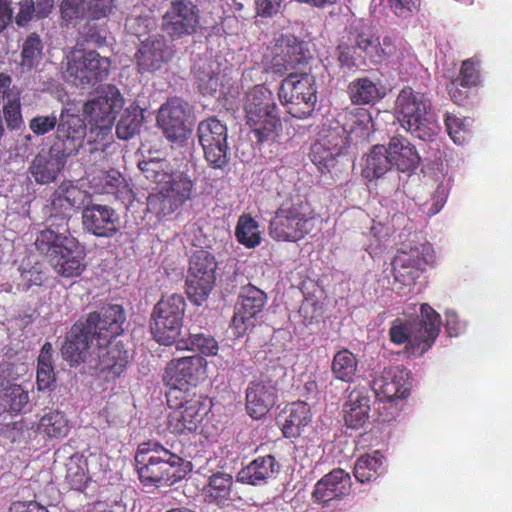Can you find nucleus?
<instances>
[{
  "instance_id": "nucleus-39",
  "label": "nucleus",
  "mask_w": 512,
  "mask_h": 512,
  "mask_svg": "<svg viewBox=\"0 0 512 512\" xmlns=\"http://www.w3.org/2000/svg\"><path fill=\"white\" fill-rule=\"evenodd\" d=\"M237 241L248 249H253L262 242V231L259 223L249 214L238 218L235 227Z\"/></svg>"
},
{
  "instance_id": "nucleus-34",
  "label": "nucleus",
  "mask_w": 512,
  "mask_h": 512,
  "mask_svg": "<svg viewBox=\"0 0 512 512\" xmlns=\"http://www.w3.org/2000/svg\"><path fill=\"white\" fill-rule=\"evenodd\" d=\"M386 469V459L379 450L361 455L354 464L357 481L366 483L377 479Z\"/></svg>"
},
{
  "instance_id": "nucleus-38",
  "label": "nucleus",
  "mask_w": 512,
  "mask_h": 512,
  "mask_svg": "<svg viewBox=\"0 0 512 512\" xmlns=\"http://www.w3.org/2000/svg\"><path fill=\"white\" fill-rule=\"evenodd\" d=\"M311 421L310 408L305 402L293 403L289 408V415L283 423L282 431L285 437L302 435Z\"/></svg>"
},
{
  "instance_id": "nucleus-58",
  "label": "nucleus",
  "mask_w": 512,
  "mask_h": 512,
  "mask_svg": "<svg viewBox=\"0 0 512 512\" xmlns=\"http://www.w3.org/2000/svg\"><path fill=\"white\" fill-rule=\"evenodd\" d=\"M447 198L448 188L443 183H440L432 196V206L429 213L432 215L439 213L444 207Z\"/></svg>"
},
{
  "instance_id": "nucleus-49",
  "label": "nucleus",
  "mask_w": 512,
  "mask_h": 512,
  "mask_svg": "<svg viewBox=\"0 0 512 512\" xmlns=\"http://www.w3.org/2000/svg\"><path fill=\"white\" fill-rule=\"evenodd\" d=\"M66 480L74 490H82L87 483L86 463L80 457H71L67 463Z\"/></svg>"
},
{
  "instance_id": "nucleus-43",
  "label": "nucleus",
  "mask_w": 512,
  "mask_h": 512,
  "mask_svg": "<svg viewBox=\"0 0 512 512\" xmlns=\"http://www.w3.org/2000/svg\"><path fill=\"white\" fill-rule=\"evenodd\" d=\"M347 123L343 126L346 134L355 135L356 138L366 139L373 129L372 117L366 109L355 108L347 114Z\"/></svg>"
},
{
  "instance_id": "nucleus-31",
  "label": "nucleus",
  "mask_w": 512,
  "mask_h": 512,
  "mask_svg": "<svg viewBox=\"0 0 512 512\" xmlns=\"http://www.w3.org/2000/svg\"><path fill=\"white\" fill-rule=\"evenodd\" d=\"M355 45L374 63H381L396 52V46L391 38L385 37L380 42L372 29L368 27L358 32Z\"/></svg>"
},
{
  "instance_id": "nucleus-26",
  "label": "nucleus",
  "mask_w": 512,
  "mask_h": 512,
  "mask_svg": "<svg viewBox=\"0 0 512 512\" xmlns=\"http://www.w3.org/2000/svg\"><path fill=\"white\" fill-rule=\"evenodd\" d=\"M84 230L97 237H111L120 229V217L107 205L88 204L82 211Z\"/></svg>"
},
{
  "instance_id": "nucleus-24",
  "label": "nucleus",
  "mask_w": 512,
  "mask_h": 512,
  "mask_svg": "<svg viewBox=\"0 0 512 512\" xmlns=\"http://www.w3.org/2000/svg\"><path fill=\"white\" fill-rule=\"evenodd\" d=\"M92 196L86 190L72 182H63L51 196V216L68 219L80 208L90 204Z\"/></svg>"
},
{
  "instance_id": "nucleus-5",
  "label": "nucleus",
  "mask_w": 512,
  "mask_h": 512,
  "mask_svg": "<svg viewBox=\"0 0 512 512\" xmlns=\"http://www.w3.org/2000/svg\"><path fill=\"white\" fill-rule=\"evenodd\" d=\"M145 177L157 184L155 192L147 199L151 212L169 215L182 206L191 196L193 183L183 173H165L160 171L157 162L149 161L139 164Z\"/></svg>"
},
{
  "instance_id": "nucleus-57",
  "label": "nucleus",
  "mask_w": 512,
  "mask_h": 512,
  "mask_svg": "<svg viewBox=\"0 0 512 512\" xmlns=\"http://www.w3.org/2000/svg\"><path fill=\"white\" fill-rule=\"evenodd\" d=\"M420 1L421 0H389V4L396 15L406 16L418 9Z\"/></svg>"
},
{
  "instance_id": "nucleus-17",
  "label": "nucleus",
  "mask_w": 512,
  "mask_h": 512,
  "mask_svg": "<svg viewBox=\"0 0 512 512\" xmlns=\"http://www.w3.org/2000/svg\"><path fill=\"white\" fill-rule=\"evenodd\" d=\"M189 117V104L179 98H172L161 105L157 124L169 141L182 144L191 133Z\"/></svg>"
},
{
  "instance_id": "nucleus-23",
  "label": "nucleus",
  "mask_w": 512,
  "mask_h": 512,
  "mask_svg": "<svg viewBox=\"0 0 512 512\" xmlns=\"http://www.w3.org/2000/svg\"><path fill=\"white\" fill-rule=\"evenodd\" d=\"M172 411L168 416V429L173 434H186L195 431L202 421L200 413L201 402L199 399L191 398L185 395L177 402L172 398L168 402Z\"/></svg>"
},
{
  "instance_id": "nucleus-18",
  "label": "nucleus",
  "mask_w": 512,
  "mask_h": 512,
  "mask_svg": "<svg viewBox=\"0 0 512 512\" xmlns=\"http://www.w3.org/2000/svg\"><path fill=\"white\" fill-rule=\"evenodd\" d=\"M198 138L209 165L221 169L228 163L227 128L216 118L201 121Z\"/></svg>"
},
{
  "instance_id": "nucleus-9",
  "label": "nucleus",
  "mask_w": 512,
  "mask_h": 512,
  "mask_svg": "<svg viewBox=\"0 0 512 512\" xmlns=\"http://www.w3.org/2000/svg\"><path fill=\"white\" fill-rule=\"evenodd\" d=\"M395 116L402 128L420 139H429L440 129L430 99L409 87L402 89L397 96Z\"/></svg>"
},
{
  "instance_id": "nucleus-37",
  "label": "nucleus",
  "mask_w": 512,
  "mask_h": 512,
  "mask_svg": "<svg viewBox=\"0 0 512 512\" xmlns=\"http://www.w3.org/2000/svg\"><path fill=\"white\" fill-rule=\"evenodd\" d=\"M232 484V477L229 474H213L204 488L205 500L218 506L228 505L231 500Z\"/></svg>"
},
{
  "instance_id": "nucleus-16",
  "label": "nucleus",
  "mask_w": 512,
  "mask_h": 512,
  "mask_svg": "<svg viewBox=\"0 0 512 512\" xmlns=\"http://www.w3.org/2000/svg\"><path fill=\"white\" fill-rule=\"evenodd\" d=\"M216 263L207 251H196L191 259L186 279V293L192 303L201 305L207 300L215 282Z\"/></svg>"
},
{
  "instance_id": "nucleus-6",
  "label": "nucleus",
  "mask_w": 512,
  "mask_h": 512,
  "mask_svg": "<svg viewBox=\"0 0 512 512\" xmlns=\"http://www.w3.org/2000/svg\"><path fill=\"white\" fill-rule=\"evenodd\" d=\"M441 317L430 305L422 304L420 317L416 319H395L389 330L392 343L405 344L410 356L419 357L434 344L440 332Z\"/></svg>"
},
{
  "instance_id": "nucleus-25",
  "label": "nucleus",
  "mask_w": 512,
  "mask_h": 512,
  "mask_svg": "<svg viewBox=\"0 0 512 512\" xmlns=\"http://www.w3.org/2000/svg\"><path fill=\"white\" fill-rule=\"evenodd\" d=\"M409 372L399 366L384 368L371 383L375 396L381 401L405 398L409 392Z\"/></svg>"
},
{
  "instance_id": "nucleus-21",
  "label": "nucleus",
  "mask_w": 512,
  "mask_h": 512,
  "mask_svg": "<svg viewBox=\"0 0 512 512\" xmlns=\"http://www.w3.org/2000/svg\"><path fill=\"white\" fill-rule=\"evenodd\" d=\"M430 250V247L424 244L420 246H403L392 262L395 279L404 284L412 283L418 277L422 265L431 261L432 255Z\"/></svg>"
},
{
  "instance_id": "nucleus-62",
  "label": "nucleus",
  "mask_w": 512,
  "mask_h": 512,
  "mask_svg": "<svg viewBox=\"0 0 512 512\" xmlns=\"http://www.w3.org/2000/svg\"><path fill=\"white\" fill-rule=\"evenodd\" d=\"M13 11L8 0H0V32L3 31L12 20Z\"/></svg>"
},
{
  "instance_id": "nucleus-3",
  "label": "nucleus",
  "mask_w": 512,
  "mask_h": 512,
  "mask_svg": "<svg viewBox=\"0 0 512 512\" xmlns=\"http://www.w3.org/2000/svg\"><path fill=\"white\" fill-rule=\"evenodd\" d=\"M56 138L57 141L50 151L39 153L30 167L32 176L40 184L54 181L64 167L66 158L75 155L83 145L85 125L68 108L61 111Z\"/></svg>"
},
{
  "instance_id": "nucleus-28",
  "label": "nucleus",
  "mask_w": 512,
  "mask_h": 512,
  "mask_svg": "<svg viewBox=\"0 0 512 512\" xmlns=\"http://www.w3.org/2000/svg\"><path fill=\"white\" fill-rule=\"evenodd\" d=\"M351 478L343 469H335L320 479L313 491V498L327 503L336 498L347 496L351 490Z\"/></svg>"
},
{
  "instance_id": "nucleus-40",
  "label": "nucleus",
  "mask_w": 512,
  "mask_h": 512,
  "mask_svg": "<svg viewBox=\"0 0 512 512\" xmlns=\"http://www.w3.org/2000/svg\"><path fill=\"white\" fill-rule=\"evenodd\" d=\"M392 168L386 153V147L383 145H375L367 154L363 164V175L365 178L372 180L384 175Z\"/></svg>"
},
{
  "instance_id": "nucleus-50",
  "label": "nucleus",
  "mask_w": 512,
  "mask_h": 512,
  "mask_svg": "<svg viewBox=\"0 0 512 512\" xmlns=\"http://www.w3.org/2000/svg\"><path fill=\"white\" fill-rule=\"evenodd\" d=\"M88 0H63L61 3V16L68 23L78 21L88 16Z\"/></svg>"
},
{
  "instance_id": "nucleus-48",
  "label": "nucleus",
  "mask_w": 512,
  "mask_h": 512,
  "mask_svg": "<svg viewBox=\"0 0 512 512\" xmlns=\"http://www.w3.org/2000/svg\"><path fill=\"white\" fill-rule=\"evenodd\" d=\"M471 123L470 118H460L452 114H446L445 117L447 132L455 144H462L468 139Z\"/></svg>"
},
{
  "instance_id": "nucleus-45",
  "label": "nucleus",
  "mask_w": 512,
  "mask_h": 512,
  "mask_svg": "<svg viewBox=\"0 0 512 512\" xmlns=\"http://www.w3.org/2000/svg\"><path fill=\"white\" fill-rule=\"evenodd\" d=\"M43 57V44L40 37L31 34L25 40L21 51L20 66L23 71H32L41 62Z\"/></svg>"
},
{
  "instance_id": "nucleus-4",
  "label": "nucleus",
  "mask_w": 512,
  "mask_h": 512,
  "mask_svg": "<svg viewBox=\"0 0 512 512\" xmlns=\"http://www.w3.org/2000/svg\"><path fill=\"white\" fill-rule=\"evenodd\" d=\"M124 101L120 91L111 85L103 87L97 97L86 102L83 113L87 119L85 125L90 129V137L99 146L91 149L93 160H103L106 157V150L111 146V130L118 111L123 107Z\"/></svg>"
},
{
  "instance_id": "nucleus-53",
  "label": "nucleus",
  "mask_w": 512,
  "mask_h": 512,
  "mask_svg": "<svg viewBox=\"0 0 512 512\" xmlns=\"http://www.w3.org/2000/svg\"><path fill=\"white\" fill-rule=\"evenodd\" d=\"M44 274L36 267L24 269L21 271L18 287L22 290H28L32 286H39L44 281Z\"/></svg>"
},
{
  "instance_id": "nucleus-54",
  "label": "nucleus",
  "mask_w": 512,
  "mask_h": 512,
  "mask_svg": "<svg viewBox=\"0 0 512 512\" xmlns=\"http://www.w3.org/2000/svg\"><path fill=\"white\" fill-rule=\"evenodd\" d=\"M445 327L449 336L457 337L464 333L467 324L465 321L460 320L458 313L453 309L445 311Z\"/></svg>"
},
{
  "instance_id": "nucleus-19",
  "label": "nucleus",
  "mask_w": 512,
  "mask_h": 512,
  "mask_svg": "<svg viewBox=\"0 0 512 512\" xmlns=\"http://www.w3.org/2000/svg\"><path fill=\"white\" fill-rule=\"evenodd\" d=\"M196 7L186 0H173L163 15L162 29L171 38H180L196 31L198 26Z\"/></svg>"
},
{
  "instance_id": "nucleus-32",
  "label": "nucleus",
  "mask_w": 512,
  "mask_h": 512,
  "mask_svg": "<svg viewBox=\"0 0 512 512\" xmlns=\"http://www.w3.org/2000/svg\"><path fill=\"white\" fill-rule=\"evenodd\" d=\"M386 153L391 166L402 172L413 171L420 162V156L415 146L402 136L390 139Z\"/></svg>"
},
{
  "instance_id": "nucleus-44",
  "label": "nucleus",
  "mask_w": 512,
  "mask_h": 512,
  "mask_svg": "<svg viewBox=\"0 0 512 512\" xmlns=\"http://www.w3.org/2000/svg\"><path fill=\"white\" fill-rule=\"evenodd\" d=\"M478 72L472 61L466 60L462 63L460 76L452 82L450 94L454 102L460 103L466 96L467 92L458 91V87L467 89L477 84Z\"/></svg>"
},
{
  "instance_id": "nucleus-35",
  "label": "nucleus",
  "mask_w": 512,
  "mask_h": 512,
  "mask_svg": "<svg viewBox=\"0 0 512 512\" xmlns=\"http://www.w3.org/2000/svg\"><path fill=\"white\" fill-rule=\"evenodd\" d=\"M350 98L356 104H373L385 97L387 88L381 81H372L360 78L353 81L350 86Z\"/></svg>"
},
{
  "instance_id": "nucleus-10",
  "label": "nucleus",
  "mask_w": 512,
  "mask_h": 512,
  "mask_svg": "<svg viewBox=\"0 0 512 512\" xmlns=\"http://www.w3.org/2000/svg\"><path fill=\"white\" fill-rule=\"evenodd\" d=\"M244 111L247 124L253 127L259 142L274 141L281 131V122L272 92L257 85L245 97Z\"/></svg>"
},
{
  "instance_id": "nucleus-60",
  "label": "nucleus",
  "mask_w": 512,
  "mask_h": 512,
  "mask_svg": "<svg viewBox=\"0 0 512 512\" xmlns=\"http://www.w3.org/2000/svg\"><path fill=\"white\" fill-rule=\"evenodd\" d=\"M33 12H35V7L32 0L21 1L19 3V12L15 18L16 23L20 26L25 25L30 20Z\"/></svg>"
},
{
  "instance_id": "nucleus-55",
  "label": "nucleus",
  "mask_w": 512,
  "mask_h": 512,
  "mask_svg": "<svg viewBox=\"0 0 512 512\" xmlns=\"http://www.w3.org/2000/svg\"><path fill=\"white\" fill-rule=\"evenodd\" d=\"M113 0H88V16L99 19L107 16L112 9Z\"/></svg>"
},
{
  "instance_id": "nucleus-20",
  "label": "nucleus",
  "mask_w": 512,
  "mask_h": 512,
  "mask_svg": "<svg viewBox=\"0 0 512 512\" xmlns=\"http://www.w3.org/2000/svg\"><path fill=\"white\" fill-rule=\"evenodd\" d=\"M266 304L265 293L255 286H244L239 294L232 325L238 336L254 326V320Z\"/></svg>"
},
{
  "instance_id": "nucleus-64",
  "label": "nucleus",
  "mask_w": 512,
  "mask_h": 512,
  "mask_svg": "<svg viewBox=\"0 0 512 512\" xmlns=\"http://www.w3.org/2000/svg\"><path fill=\"white\" fill-rule=\"evenodd\" d=\"M338 60L342 66L351 67L354 65V57L348 47H339Z\"/></svg>"
},
{
  "instance_id": "nucleus-52",
  "label": "nucleus",
  "mask_w": 512,
  "mask_h": 512,
  "mask_svg": "<svg viewBox=\"0 0 512 512\" xmlns=\"http://www.w3.org/2000/svg\"><path fill=\"white\" fill-rule=\"evenodd\" d=\"M198 86L203 94H212L217 90L219 85V76L211 67L196 72Z\"/></svg>"
},
{
  "instance_id": "nucleus-22",
  "label": "nucleus",
  "mask_w": 512,
  "mask_h": 512,
  "mask_svg": "<svg viewBox=\"0 0 512 512\" xmlns=\"http://www.w3.org/2000/svg\"><path fill=\"white\" fill-rule=\"evenodd\" d=\"M100 341L96 343V353L92 366L105 374L106 379L119 377L126 369L129 362V354L120 342Z\"/></svg>"
},
{
  "instance_id": "nucleus-41",
  "label": "nucleus",
  "mask_w": 512,
  "mask_h": 512,
  "mask_svg": "<svg viewBox=\"0 0 512 512\" xmlns=\"http://www.w3.org/2000/svg\"><path fill=\"white\" fill-rule=\"evenodd\" d=\"M143 121L142 110L135 104H130L122 113L116 126L117 136L122 140L134 137L141 127Z\"/></svg>"
},
{
  "instance_id": "nucleus-51",
  "label": "nucleus",
  "mask_w": 512,
  "mask_h": 512,
  "mask_svg": "<svg viewBox=\"0 0 512 512\" xmlns=\"http://www.w3.org/2000/svg\"><path fill=\"white\" fill-rule=\"evenodd\" d=\"M60 117L55 114L51 115H38L33 117L29 122L30 130L37 136L45 135L55 128L58 129Z\"/></svg>"
},
{
  "instance_id": "nucleus-46",
  "label": "nucleus",
  "mask_w": 512,
  "mask_h": 512,
  "mask_svg": "<svg viewBox=\"0 0 512 512\" xmlns=\"http://www.w3.org/2000/svg\"><path fill=\"white\" fill-rule=\"evenodd\" d=\"M357 369V361L353 353L348 350L337 352L332 361V372L339 380L349 382Z\"/></svg>"
},
{
  "instance_id": "nucleus-8",
  "label": "nucleus",
  "mask_w": 512,
  "mask_h": 512,
  "mask_svg": "<svg viewBox=\"0 0 512 512\" xmlns=\"http://www.w3.org/2000/svg\"><path fill=\"white\" fill-rule=\"evenodd\" d=\"M35 245L44 254L54 271L63 277H77L83 270V251L76 238L51 228L39 232Z\"/></svg>"
},
{
  "instance_id": "nucleus-42",
  "label": "nucleus",
  "mask_w": 512,
  "mask_h": 512,
  "mask_svg": "<svg viewBox=\"0 0 512 512\" xmlns=\"http://www.w3.org/2000/svg\"><path fill=\"white\" fill-rule=\"evenodd\" d=\"M70 430L66 416L59 411H49L39 421V433L49 438L65 437Z\"/></svg>"
},
{
  "instance_id": "nucleus-13",
  "label": "nucleus",
  "mask_w": 512,
  "mask_h": 512,
  "mask_svg": "<svg viewBox=\"0 0 512 512\" xmlns=\"http://www.w3.org/2000/svg\"><path fill=\"white\" fill-rule=\"evenodd\" d=\"M207 361L199 356H185L172 359L166 366L163 381L170 388L168 402L179 399L178 393L185 396L191 387L206 378Z\"/></svg>"
},
{
  "instance_id": "nucleus-11",
  "label": "nucleus",
  "mask_w": 512,
  "mask_h": 512,
  "mask_svg": "<svg viewBox=\"0 0 512 512\" xmlns=\"http://www.w3.org/2000/svg\"><path fill=\"white\" fill-rule=\"evenodd\" d=\"M315 225L311 204L295 199L282 204L270 221L269 235L276 241L297 242L310 233Z\"/></svg>"
},
{
  "instance_id": "nucleus-61",
  "label": "nucleus",
  "mask_w": 512,
  "mask_h": 512,
  "mask_svg": "<svg viewBox=\"0 0 512 512\" xmlns=\"http://www.w3.org/2000/svg\"><path fill=\"white\" fill-rule=\"evenodd\" d=\"M9 512H49L46 507L37 502H15Z\"/></svg>"
},
{
  "instance_id": "nucleus-2",
  "label": "nucleus",
  "mask_w": 512,
  "mask_h": 512,
  "mask_svg": "<svg viewBox=\"0 0 512 512\" xmlns=\"http://www.w3.org/2000/svg\"><path fill=\"white\" fill-rule=\"evenodd\" d=\"M124 322L123 308L117 304L90 313L85 323H76L71 327L61 349L63 358L71 366L82 362L92 365L98 339L108 341L120 335Z\"/></svg>"
},
{
  "instance_id": "nucleus-14",
  "label": "nucleus",
  "mask_w": 512,
  "mask_h": 512,
  "mask_svg": "<svg viewBox=\"0 0 512 512\" xmlns=\"http://www.w3.org/2000/svg\"><path fill=\"white\" fill-rule=\"evenodd\" d=\"M185 300L179 294L162 297L152 313L151 331L155 340L162 345L177 342L182 327Z\"/></svg>"
},
{
  "instance_id": "nucleus-30",
  "label": "nucleus",
  "mask_w": 512,
  "mask_h": 512,
  "mask_svg": "<svg viewBox=\"0 0 512 512\" xmlns=\"http://www.w3.org/2000/svg\"><path fill=\"white\" fill-rule=\"evenodd\" d=\"M276 388L271 381L252 382L246 391V409L248 414L255 419L266 415L274 405Z\"/></svg>"
},
{
  "instance_id": "nucleus-36",
  "label": "nucleus",
  "mask_w": 512,
  "mask_h": 512,
  "mask_svg": "<svg viewBox=\"0 0 512 512\" xmlns=\"http://www.w3.org/2000/svg\"><path fill=\"white\" fill-rule=\"evenodd\" d=\"M29 402L28 391L21 385L0 380V411L20 412Z\"/></svg>"
},
{
  "instance_id": "nucleus-33",
  "label": "nucleus",
  "mask_w": 512,
  "mask_h": 512,
  "mask_svg": "<svg viewBox=\"0 0 512 512\" xmlns=\"http://www.w3.org/2000/svg\"><path fill=\"white\" fill-rule=\"evenodd\" d=\"M370 398L364 388L354 389L344 406V420L352 429L361 428L369 418Z\"/></svg>"
},
{
  "instance_id": "nucleus-56",
  "label": "nucleus",
  "mask_w": 512,
  "mask_h": 512,
  "mask_svg": "<svg viewBox=\"0 0 512 512\" xmlns=\"http://www.w3.org/2000/svg\"><path fill=\"white\" fill-rule=\"evenodd\" d=\"M282 0H255L257 15L272 17L281 9Z\"/></svg>"
},
{
  "instance_id": "nucleus-12",
  "label": "nucleus",
  "mask_w": 512,
  "mask_h": 512,
  "mask_svg": "<svg viewBox=\"0 0 512 512\" xmlns=\"http://www.w3.org/2000/svg\"><path fill=\"white\" fill-rule=\"evenodd\" d=\"M63 65L64 76L68 82L89 88L108 77L111 62L96 51L75 48L66 54Z\"/></svg>"
},
{
  "instance_id": "nucleus-63",
  "label": "nucleus",
  "mask_w": 512,
  "mask_h": 512,
  "mask_svg": "<svg viewBox=\"0 0 512 512\" xmlns=\"http://www.w3.org/2000/svg\"><path fill=\"white\" fill-rule=\"evenodd\" d=\"M34 7L39 17H46L54 7V0H37Z\"/></svg>"
},
{
  "instance_id": "nucleus-1",
  "label": "nucleus",
  "mask_w": 512,
  "mask_h": 512,
  "mask_svg": "<svg viewBox=\"0 0 512 512\" xmlns=\"http://www.w3.org/2000/svg\"><path fill=\"white\" fill-rule=\"evenodd\" d=\"M309 52L303 43L290 34L281 35L276 39L274 55L268 68L282 76L288 73L279 89V99L287 112L299 119L311 115L317 102L315 77L307 73H294L293 70L305 65Z\"/></svg>"
},
{
  "instance_id": "nucleus-47",
  "label": "nucleus",
  "mask_w": 512,
  "mask_h": 512,
  "mask_svg": "<svg viewBox=\"0 0 512 512\" xmlns=\"http://www.w3.org/2000/svg\"><path fill=\"white\" fill-rule=\"evenodd\" d=\"M178 349L198 350L205 356H214L218 351V344L214 338L203 333H191L188 343L177 342Z\"/></svg>"
},
{
  "instance_id": "nucleus-59",
  "label": "nucleus",
  "mask_w": 512,
  "mask_h": 512,
  "mask_svg": "<svg viewBox=\"0 0 512 512\" xmlns=\"http://www.w3.org/2000/svg\"><path fill=\"white\" fill-rule=\"evenodd\" d=\"M54 381V372L52 366H38L37 369V385L39 390L50 387Z\"/></svg>"
},
{
  "instance_id": "nucleus-29",
  "label": "nucleus",
  "mask_w": 512,
  "mask_h": 512,
  "mask_svg": "<svg viewBox=\"0 0 512 512\" xmlns=\"http://www.w3.org/2000/svg\"><path fill=\"white\" fill-rule=\"evenodd\" d=\"M279 471L280 465L274 456H260L242 468L238 472L237 479L241 483L261 486L275 479Z\"/></svg>"
},
{
  "instance_id": "nucleus-15",
  "label": "nucleus",
  "mask_w": 512,
  "mask_h": 512,
  "mask_svg": "<svg viewBox=\"0 0 512 512\" xmlns=\"http://www.w3.org/2000/svg\"><path fill=\"white\" fill-rule=\"evenodd\" d=\"M348 139L346 129L339 123L321 128L310 152L311 161L319 171L331 172L335 168Z\"/></svg>"
},
{
  "instance_id": "nucleus-7",
  "label": "nucleus",
  "mask_w": 512,
  "mask_h": 512,
  "mask_svg": "<svg viewBox=\"0 0 512 512\" xmlns=\"http://www.w3.org/2000/svg\"><path fill=\"white\" fill-rule=\"evenodd\" d=\"M136 469L145 485H172L186 474L183 459L156 442L138 446Z\"/></svg>"
},
{
  "instance_id": "nucleus-27",
  "label": "nucleus",
  "mask_w": 512,
  "mask_h": 512,
  "mask_svg": "<svg viewBox=\"0 0 512 512\" xmlns=\"http://www.w3.org/2000/svg\"><path fill=\"white\" fill-rule=\"evenodd\" d=\"M172 54V48L162 36H151L141 42L136 54L138 70L141 73L159 70L171 59Z\"/></svg>"
}]
</instances>
